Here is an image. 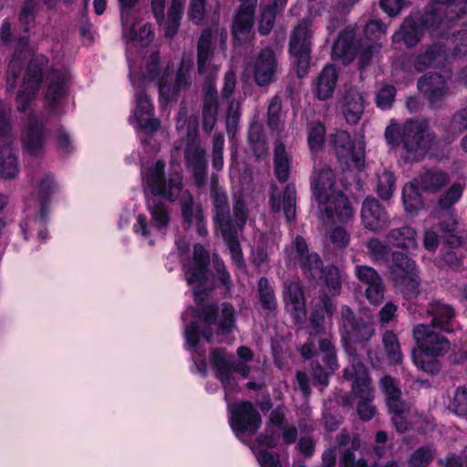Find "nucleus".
<instances>
[{"instance_id": "nucleus-1", "label": "nucleus", "mask_w": 467, "mask_h": 467, "mask_svg": "<svg viewBox=\"0 0 467 467\" xmlns=\"http://www.w3.org/2000/svg\"><path fill=\"white\" fill-rule=\"evenodd\" d=\"M210 264L209 252L200 244L193 247L192 259L184 263L183 271L190 285L194 286V299L198 306V312L192 307L182 314V319L188 316L192 317L189 325L185 326V338L189 348L194 349L201 336L208 342L213 338V327H217L218 335L227 334L234 326V309L231 304L222 305V318L216 324L217 307L215 304H202V295L213 286L208 279L207 267Z\"/></svg>"}, {"instance_id": "nucleus-2", "label": "nucleus", "mask_w": 467, "mask_h": 467, "mask_svg": "<svg viewBox=\"0 0 467 467\" xmlns=\"http://www.w3.org/2000/svg\"><path fill=\"white\" fill-rule=\"evenodd\" d=\"M467 0H431L425 14L420 17H407L400 28L392 36L394 44L403 42L408 47L415 46L428 29L433 37L442 36L452 27L455 20L466 13Z\"/></svg>"}, {"instance_id": "nucleus-3", "label": "nucleus", "mask_w": 467, "mask_h": 467, "mask_svg": "<svg viewBox=\"0 0 467 467\" xmlns=\"http://www.w3.org/2000/svg\"><path fill=\"white\" fill-rule=\"evenodd\" d=\"M47 58L43 55H34L29 61L16 97L18 111L25 112L30 108L46 73L45 99L47 105L54 114L62 112L61 105L67 96L70 76L67 71H47Z\"/></svg>"}, {"instance_id": "nucleus-4", "label": "nucleus", "mask_w": 467, "mask_h": 467, "mask_svg": "<svg viewBox=\"0 0 467 467\" xmlns=\"http://www.w3.org/2000/svg\"><path fill=\"white\" fill-rule=\"evenodd\" d=\"M165 163L158 161L143 174L146 194L159 195L170 202H174L181 197L182 214L185 222L192 223L203 217L202 206L193 202L192 194L188 191H182V176L179 172L169 174L165 177Z\"/></svg>"}, {"instance_id": "nucleus-5", "label": "nucleus", "mask_w": 467, "mask_h": 467, "mask_svg": "<svg viewBox=\"0 0 467 467\" xmlns=\"http://www.w3.org/2000/svg\"><path fill=\"white\" fill-rule=\"evenodd\" d=\"M384 135L391 149L401 147L400 156L406 162L420 161L436 140L426 119H409L402 126L391 120Z\"/></svg>"}, {"instance_id": "nucleus-6", "label": "nucleus", "mask_w": 467, "mask_h": 467, "mask_svg": "<svg viewBox=\"0 0 467 467\" xmlns=\"http://www.w3.org/2000/svg\"><path fill=\"white\" fill-rule=\"evenodd\" d=\"M227 30L215 25L213 27L204 29L198 41L197 46V65L200 75L207 76L208 80L204 86V98L202 115L217 117L218 114V93L214 82L210 79L216 75L218 68L209 62L213 54V43L219 41L220 47L224 53L226 50Z\"/></svg>"}, {"instance_id": "nucleus-7", "label": "nucleus", "mask_w": 467, "mask_h": 467, "mask_svg": "<svg viewBox=\"0 0 467 467\" xmlns=\"http://www.w3.org/2000/svg\"><path fill=\"white\" fill-rule=\"evenodd\" d=\"M285 254L288 264L298 265L306 277L313 280L324 279L332 295L339 293L342 280L340 271L335 266L323 269L320 256L317 253L308 252L307 244L302 236H296L285 248Z\"/></svg>"}, {"instance_id": "nucleus-8", "label": "nucleus", "mask_w": 467, "mask_h": 467, "mask_svg": "<svg viewBox=\"0 0 467 467\" xmlns=\"http://www.w3.org/2000/svg\"><path fill=\"white\" fill-rule=\"evenodd\" d=\"M412 335L417 345L411 354L413 363L420 370L437 374L441 368L438 358L444 357L451 349L450 340L426 324L415 326Z\"/></svg>"}, {"instance_id": "nucleus-9", "label": "nucleus", "mask_w": 467, "mask_h": 467, "mask_svg": "<svg viewBox=\"0 0 467 467\" xmlns=\"http://www.w3.org/2000/svg\"><path fill=\"white\" fill-rule=\"evenodd\" d=\"M313 194L323 206L326 216L332 221L346 223L352 218L353 210L342 192L335 188V174L329 168L312 177Z\"/></svg>"}, {"instance_id": "nucleus-10", "label": "nucleus", "mask_w": 467, "mask_h": 467, "mask_svg": "<svg viewBox=\"0 0 467 467\" xmlns=\"http://www.w3.org/2000/svg\"><path fill=\"white\" fill-rule=\"evenodd\" d=\"M159 52H153L146 62V73L139 76L133 67L130 65V78L135 89L136 109L134 119L138 126L149 133L155 132L160 128V120L152 118L153 107L150 99L145 93L149 81L154 80L159 75Z\"/></svg>"}, {"instance_id": "nucleus-11", "label": "nucleus", "mask_w": 467, "mask_h": 467, "mask_svg": "<svg viewBox=\"0 0 467 467\" xmlns=\"http://www.w3.org/2000/svg\"><path fill=\"white\" fill-rule=\"evenodd\" d=\"M323 11H325L323 6L311 5L309 7L310 18L301 20L291 33L289 51L296 59L297 76L300 78L307 74L311 59L314 35L312 18L322 16Z\"/></svg>"}, {"instance_id": "nucleus-12", "label": "nucleus", "mask_w": 467, "mask_h": 467, "mask_svg": "<svg viewBox=\"0 0 467 467\" xmlns=\"http://www.w3.org/2000/svg\"><path fill=\"white\" fill-rule=\"evenodd\" d=\"M343 377L346 380L353 381L351 394L358 400L357 411L360 419L371 420L376 414V407L372 404L374 389L365 366L354 358L351 365L344 369Z\"/></svg>"}, {"instance_id": "nucleus-13", "label": "nucleus", "mask_w": 467, "mask_h": 467, "mask_svg": "<svg viewBox=\"0 0 467 467\" xmlns=\"http://www.w3.org/2000/svg\"><path fill=\"white\" fill-rule=\"evenodd\" d=\"M380 46L371 44L361 49L358 41L355 40V31L353 28H347L340 33L332 47V57L342 60L348 64L351 62L360 51L359 63L362 67H366L372 56L379 52Z\"/></svg>"}, {"instance_id": "nucleus-14", "label": "nucleus", "mask_w": 467, "mask_h": 467, "mask_svg": "<svg viewBox=\"0 0 467 467\" xmlns=\"http://www.w3.org/2000/svg\"><path fill=\"white\" fill-rule=\"evenodd\" d=\"M329 144L333 147L334 152L338 161L348 168L361 170L364 167L365 145L362 141L357 144L351 140L348 132L337 130L329 137Z\"/></svg>"}, {"instance_id": "nucleus-15", "label": "nucleus", "mask_w": 467, "mask_h": 467, "mask_svg": "<svg viewBox=\"0 0 467 467\" xmlns=\"http://www.w3.org/2000/svg\"><path fill=\"white\" fill-rule=\"evenodd\" d=\"M390 274L395 283L407 295H416L420 287L419 270L415 261L401 252L392 254Z\"/></svg>"}, {"instance_id": "nucleus-16", "label": "nucleus", "mask_w": 467, "mask_h": 467, "mask_svg": "<svg viewBox=\"0 0 467 467\" xmlns=\"http://www.w3.org/2000/svg\"><path fill=\"white\" fill-rule=\"evenodd\" d=\"M193 62L191 57H183L181 61L180 68L177 72L174 82H171V76L165 70L158 82L160 102L165 106L170 100L176 99L179 92L185 89L191 84L190 72Z\"/></svg>"}, {"instance_id": "nucleus-17", "label": "nucleus", "mask_w": 467, "mask_h": 467, "mask_svg": "<svg viewBox=\"0 0 467 467\" xmlns=\"http://www.w3.org/2000/svg\"><path fill=\"white\" fill-rule=\"evenodd\" d=\"M210 362L215 370L216 377L225 389V396L234 388V384L232 383V374L234 372L239 373L244 378H247L250 373L247 365L235 361L234 357L227 356L226 351L222 348H216L211 352Z\"/></svg>"}, {"instance_id": "nucleus-18", "label": "nucleus", "mask_w": 467, "mask_h": 467, "mask_svg": "<svg viewBox=\"0 0 467 467\" xmlns=\"http://www.w3.org/2000/svg\"><path fill=\"white\" fill-rule=\"evenodd\" d=\"M230 413L231 427L238 438L244 433L254 434L262 424L260 413L254 404L249 401H242L232 405Z\"/></svg>"}, {"instance_id": "nucleus-19", "label": "nucleus", "mask_w": 467, "mask_h": 467, "mask_svg": "<svg viewBox=\"0 0 467 467\" xmlns=\"http://www.w3.org/2000/svg\"><path fill=\"white\" fill-rule=\"evenodd\" d=\"M380 388L386 396L389 410L393 414L392 420L397 431L404 432L408 429L405 413L409 407L400 400L401 391L396 380L390 376H384L380 379Z\"/></svg>"}, {"instance_id": "nucleus-20", "label": "nucleus", "mask_w": 467, "mask_h": 467, "mask_svg": "<svg viewBox=\"0 0 467 467\" xmlns=\"http://www.w3.org/2000/svg\"><path fill=\"white\" fill-rule=\"evenodd\" d=\"M339 332L342 340L367 341L374 335L371 323L357 320L353 311L347 306H342L340 312Z\"/></svg>"}, {"instance_id": "nucleus-21", "label": "nucleus", "mask_w": 467, "mask_h": 467, "mask_svg": "<svg viewBox=\"0 0 467 467\" xmlns=\"http://www.w3.org/2000/svg\"><path fill=\"white\" fill-rule=\"evenodd\" d=\"M153 197L147 198L148 210L151 216V226L148 225L147 217L140 214L137 217V223L134 224V231L140 234L144 237L150 235V228L153 227L158 231H163L167 228L170 222V215L166 205Z\"/></svg>"}, {"instance_id": "nucleus-22", "label": "nucleus", "mask_w": 467, "mask_h": 467, "mask_svg": "<svg viewBox=\"0 0 467 467\" xmlns=\"http://www.w3.org/2000/svg\"><path fill=\"white\" fill-rule=\"evenodd\" d=\"M418 88L431 108H439L449 94L445 78L440 74H426L418 81Z\"/></svg>"}, {"instance_id": "nucleus-23", "label": "nucleus", "mask_w": 467, "mask_h": 467, "mask_svg": "<svg viewBox=\"0 0 467 467\" xmlns=\"http://www.w3.org/2000/svg\"><path fill=\"white\" fill-rule=\"evenodd\" d=\"M277 60L270 47L262 49L253 63V74L255 83L260 86H267L275 79L277 72Z\"/></svg>"}, {"instance_id": "nucleus-24", "label": "nucleus", "mask_w": 467, "mask_h": 467, "mask_svg": "<svg viewBox=\"0 0 467 467\" xmlns=\"http://www.w3.org/2000/svg\"><path fill=\"white\" fill-rule=\"evenodd\" d=\"M284 302L295 323L303 324L306 317V301L299 281L285 283Z\"/></svg>"}, {"instance_id": "nucleus-25", "label": "nucleus", "mask_w": 467, "mask_h": 467, "mask_svg": "<svg viewBox=\"0 0 467 467\" xmlns=\"http://www.w3.org/2000/svg\"><path fill=\"white\" fill-rule=\"evenodd\" d=\"M46 140L44 123L35 113H30L26 128L22 134V142L25 150L30 155L39 154Z\"/></svg>"}, {"instance_id": "nucleus-26", "label": "nucleus", "mask_w": 467, "mask_h": 467, "mask_svg": "<svg viewBox=\"0 0 467 467\" xmlns=\"http://www.w3.org/2000/svg\"><path fill=\"white\" fill-rule=\"evenodd\" d=\"M205 150L198 142L191 141L186 145L184 159L187 169L192 173L195 183L202 186L207 179V161Z\"/></svg>"}, {"instance_id": "nucleus-27", "label": "nucleus", "mask_w": 467, "mask_h": 467, "mask_svg": "<svg viewBox=\"0 0 467 467\" xmlns=\"http://www.w3.org/2000/svg\"><path fill=\"white\" fill-rule=\"evenodd\" d=\"M258 0H241L233 21L232 32L234 39L244 41L248 38L254 22V9Z\"/></svg>"}, {"instance_id": "nucleus-28", "label": "nucleus", "mask_w": 467, "mask_h": 467, "mask_svg": "<svg viewBox=\"0 0 467 467\" xmlns=\"http://www.w3.org/2000/svg\"><path fill=\"white\" fill-rule=\"evenodd\" d=\"M427 314L431 317V327L439 328L446 333L455 331V310L442 300H433L427 306Z\"/></svg>"}, {"instance_id": "nucleus-29", "label": "nucleus", "mask_w": 467, "mask_h": 467, "mask_svg": "<svg viewBox=\"0 0 467 467\" xmlns=\"http://www.w3.org/2000/svg\"><path fill=\"white\" fill-rule=\"evenodd\" d=\"M361 220L365 228L378 232L389 224V217L385 209L373 198H367L361 208Z\"/></svg>"}, {"instance_id": "nucleus-30", "label": "nucleus", "mask_w": 467, "mask_h": 467, "mask_svg": "<svg viewBox=\"0 0 467 467\" xmlns=\"http://www.w3.org/2000/svg\"><path fill=\"white\" fill-rule=\"evenodd\" d=\"M53 178L49 175H46L39 183L37 196H32L26 202V212L27 216H32L36 222L37 220H44L47 202L53 191Z\"/></svg>"}, {"instance_id": "nucleus-31", "label": "nucleus", "mask_w": 467, "mask_h": 467, "mask_svg": "<svg viewBox=\"0 0 467 467\" xmlns=\"http://www.w3.org/2000/svg\"><path fill=\"white\" fill-rule=\"evenodd\" d=\"M358 279L367 285L366 296L373 305L379 304L383 299V284L378 272L370 266L358 265L356 267Z\"/></svg>"}, {"instance_id": "nucleus-32", "label": "nucleus", "mask_w": 467, "mask_h": 467, "mask_svg": "<svg viewBox=\"0 0 467 467\" xmlns=\"http://www.w3.org/2000/svg\"><path fill=\"white\" fill-rule=\"evenodd\" d=\"M270 204L273 212L278 213L283 210L287 222H291L296 217V191L294 184L285 186L283 198L276 192L275 186L271 188Z\"/></svg>"}, {"instance_id": "nucleus-33", "label": "nucleus", "mask_w": 467, "mask_h": 467, "mask_svg": "<svg viewBox=\"0 0 467 467\" xmlns=\"http://www.w3.org/2000/svg\"><path fill=\"white\" fill-rule=\"evenodd\" d=\"M31 51L28 46V37H20L16 45L15 52L9 63L6 73L7 89L11 90L15 88L18 75L21 70L22 62L26 59Z\"/></svg>"}, {"instance_id": "nucleus-34", "label": "nucleus", "mask_w": 467, "mask_h": 467, "mask_svg": "<svg viewBox=\"0 0 467 467\" xmlns=\"http://www.w3.org/2000/svg\"><path fill=\"white\" fill-rule=\"evenodd\" d=\"M449 181L448 173L437 169L426 170L415 178V182L420 191L429 194L439 192Z\"/></svg>"}, {"instance_id": "nucleus-35", "label": "nucleus", "mask_w": 467, "mask_h": 467, "mask_svg": "<svg viewBox=\"0 0 467 467\" xmlns=\"http://www.w3.org/2000/svg\"><path fill=\"white\" fill-rule=\"evenodd\" d=\"M121 21L123 27V36L130 41H139L141 44H148L153 39L154 34L152 26L150 24L143 25L139 32L133 23V15L130 9L121 11Z\"/></svg>"}, {"instance_id": "nucleus-36", "label": "nucleus", "mask_w": 467, "mask_h": 467, "mask_svg": "<svg viewBox=\"0 0 467 467\" xmlns=\"http://www.w3.org/2000/svg\"><path fill=\"white\" fill-rule=\"evenodd\" d=\"M440 42L429 47L423 54L419 55L415 61V68L421 72L430 67H440L449 58L447 50Z\"/></svg>"}, {"instance_id": "nucleus-37", "label": "nucleus", "mask_w": 467, "mask_h": 467, "mask_svg": "<svg viewBox=\"0 0 467 467\" xmlns=\"http://www.w3.org/2000/svg\"><path fill=\"white\" fill-rule=\"evenodd\" d=\"M364 111L362 94L355 88L349 89L343 101V114L350 124H356Z\"/></svg>"}, {"instance_id": "nucleus-38", "label": "nucleus", "mask_w": 467, "mask_h": 467, "mask_svg": "<svg viewBox=\"0 0 467 467\" xmlns=\"http://www.w3.org/2000/svg\"><path fill=\"white\" fill-rule=\"evenodd\" d=\"M215 221L221 231H227L233 225L232 217L227 202V195L223 191L213 190L212 192Z\"/></svg>"}, {"instance_id": "nucleus-39", "label": "nucleus", "mask_w": 467, "mask_h": 467, "mask_svg": "<svg viewBox=\"0 0 467 467\" xmlns=\"http://www.w3.org/2000/svg\"><path fill=\"white\" fill-rule=\"evenodd\" d=\"M387 239L392 245L406 250H416L419 246L417 232L410 226L391 229L387 235Z\"/></svg>"}, {"instance_id": "nucleus-40", "label": "nucleus", "mask_w": 467, "mask_h": 467, "mask_svg": "<svg viewBox=\"0 0 467 467\" xmlns=\"http://www.w3.org/2000/svg\"><path fill=\"white\" fill-rule=\"evenodd\" d=\"M337 80V73L336 67L332 65H327L319 74L315 92L319 99H327L330 98L335 90Z\"/></svg>"}, {"instance_id": "nucleus-41", "label": "nucleus", "mask_w": 467, "mask_h": 467, "mask_svg": "<svg viewBox=\"0 0 467 467\" xmlns=\"http://www.w3.org/2000/svg\"><path fill=\"white\" fill-rule=\"evenodd\" d=\"M335 311L332 300L327 296H323L319 303L315 306L310 317V325L315 334L324 332L325 315L331 317Z\"/></svg>"}, {"instance_id": "nucleus-42", "label": "nucleus", "mask_w": 467, "mask_h": 467, "mask_svg": "<svg viewBox=\"0 0 467 467\" xmlns=\"http://www.w3.org/2000/svg\"><path fill=\"white\" fill-rule=\"evenodd\" d=\"M420 190L415 179L403 186L402 200L407 213H416L423 207V200Z\"/></svg>"}, {"instance_id": "nucleus-43", "label": "nucleus", "mask_w": 467, "mask_h": 467, "mask_svg": "<svg viewBox=\"0 0 467 467\" xmlns=\"http://www.w3.org/2000/svg\"><path fill=\"white\" fill-rule=\"evenodd\" d=\"M447 409L456 416L467 420V388L457 387L448 396Z\"/></svg>"}, {"instance_id": "nucleus-44", "label": "nucleus", "mask_w": 467, "mask_h": 467, "mask_svg": "<svg viewBox=\"0 0 467 467\" xmlns=\"http://www.w3.org/2000/svg\"><path fill=\"white\" fill-rule=\"evenodd\" d=\"M275 173L277 180L285 182L290 173V160L283 142L278 141L275 147Z\"/></svg>"}, {"instance_id": "nucleus-45", "label": "nucleus", "mask_w": 467, "mask_h": 467, "mask_svg": "<svg viewBox=\"0 0 467 467\" xmlns=\"http://www.w3.org/2000/svg\"><path fill=\"white\" fill-rule=\"evenodd\" d=\"M385 353L390 364L400 365L403 361V355L396 334L392 331H386L382 337Z\"/></svg>"}, {"instance_id": "nucleus-46", "label": "nucleus", "mask_w": 467, "mask_h": 467, "mask_svg": "<svg viewBox=\"0 0 467 467\" xmlns=\"http://www.w3.org/2000/svg\"><path fill=\"white\" fill-rule=\"evenodd\" d=\"M19 171L16 155L10 146L0 149V175L14 178Z\"/></svg>"}, {"instance_id": "nucleus-47", "label": "nucleus", "mask_w": 467, "mask_h": 467, "mask_svg": "<svg viewBox=\"0 0 467 467\" xmlns=\"http://www.w3.org/2000/svg\"><path fill=\"white\" fill-rule=\"evenodd\" d=\"M326 128L320 121L308 124L307 143L311 152H317L322 150L325 142Z\"/></svg>"}, {"instance_id": "nucleus-48", "label": "nucleus", "mask_w": 467, "mask_h": 467, "mask_svg": "<svg viewBox=\"0 0 467 467\" xmlns=\"http://www.w3.org/2000/svg\"><path fill=\"white\" fill-rule=\"evenodd\" d=\"M184 0H172L168 13L165 36L172 37L180 26Z\"/></svg>"}, {"instance_id": "nucleus-49", "label": "nucleus", "mask_w": 467, "mask_h": 467, "mask_svg": "<svg viewBox=\"0 0 467 467\" xmlns=\"http://www.w3.org/2000/svg\"><path fill=\"white\" fill-rule=\"evenodd\" d=\"M258 295L264 309L273 311L276 308L277 303L274 289L265 277H261L258 282Z\"/></svg>"}, {"instance_id": "nucleus-50", "label": "nucleus", "mask_w": 467, "mask_h": 467, "mask_svg": "<svg viewBox=\"0 0 467 467\" xmlns=\"http://www.w3.org/2000/svg\"><path fill=\"white\" fill-rule=\"evenodd\" d=\"M177 130L182 136L186 135L188 140H193L198 131V120L195 117L188 118L183 111H180L176 124Z\"/></svg>"}, {"instance_id": "nucleus-51", "label": "nucleus", "mask_w": 467, "mask_h": 467, "mask_svg": "<svg viewBox=\"0 0 467 467\" xmlns=\"http://www.w3.org/2000/svg\"><path fill=\"white\" fill-rule=\"evenodd\" d=\"M464 186L460 182L453 183L439 199V207L442 210L451 211V207L454 205L462 197Z\"/></svg>"}, {"instance_id": "nucleus-52", "label": "nucleus", "mask_w": 467, "mask_h": 467, "mask_svg": "<svg viewBox=\"0 0 467 467\" xmlns=\"http://www.w3.org/2000/svg\"><path fill=\"white\" fill-rule=\"evenodd\" d=\"M395 181L394 174L389 171H384L379 176L377 192L381 199L388 200L392 196Z\"/></svg>"}, {"instance_id": "nucleus-53", "label": "nucleus", "mask_w": 467, "mask_h": 467, "mask_svg": "<svg viewBox=\"0 0 467 467\" xmlns=\"http://www.w3.org/2000/svg\"><path fill=\"white\" fill-rule=\"evenodd\" d=\"M240 107L241 103L236 99H232L229 102L227 116H226V131L229 137H234L237 131L240 120Z\"/></svg>"}, {"instance_id": "nucleus-54", "label": "nucleus", "mask_w": 467, "mask_h": 467, "mask_svg": "<svg viewBox=\"0 0 467 467\" xmlns=\"http://www.w3.org/2000/svg\"><path fill=\"white\" fill-rule=\"evenodd\" d=\"M231 229L232 228H230L227 231H221L222 235L228 244L233 262L238 267H242L244 265V259L242 255L241 246L237 240V234L231 233Z\"/></svg>"}, {"instance_id": "nucleus-55", "label": "nucleus", "mask_w": 467, "mask_h": 467, "mask_svg": "<svg viewBox=\"0 0 467 467\" xmlns=\"http://www.w3.org/2000/svg\"><path fill=\"white\" fill-rule=\"evenodd\" d=\"M224 137L222 133H215L213 138L212 164L214 170L220 171L223 170V161Z\"/></svg>"}, {"instance_id": "nucleus-56", "label": "nucleus", "mask_w": 467, "mask_h": 467, "mask_svg": "<svg viewBox=\"0 0 467 467\" xmlns=\"http://www.w3.org/2000/svg\"><path fill=\"white\" fill-rule=\"evenodd\" d=\"M369 254L375 262H386L389 255L390 249L379 238H371L367 243Z\"/></svg>"}, {"instance_id": "nucleus-57", "label": "nucleus", "mask_w": 467, "mask_h": 467, "mask_svg": "<svg viewBox=\"0 0 467 467\" xmlns=\"http://www.w3.org/2000/svg\"><path fill=\"white\" fill-rule=\"evenodd\" d=\"M277 8L282 9L283 7H281L279 5H275V2L273 1V5H268L264 9L258 26V31L261 35H267L272 30L275 24Z\"/></svg>"}, {"instance_id": "nucleus-58", "label": "nucleus", "mask_w": 467, "mask_h": 467, "mask_svg": "<svg viewBox=\"0 0 467 467\" xmlns=\"http://www.w3.org/2000/svg\"><path fill=\"white\" fill-rule=\"evenodd\" d=\"M248 212L242 199H237L234 206V218L231 233L238 234L246 223Z\"/></svg>"}, {"instance_id": "nucleus-59", "label": "nucleus", "mask_w": 467, "mask_h": 467, "mask_svg": "<svg viewBox=\"0 0 467 467\" xmlns=\"http://www.w3.org/2000/svg\"><path fill=\"white\" fill-rule=\"evenodd\" d=\"M37 3L38 0H26L19 14V22L26 32H28L29 24L36 18Z\"/></svg>"}, {"instance_id": "nucleus-60", "label": "nucleus", "mask_w": 467, "mask_h": 467, "mask_svg": "<svg viewBox=\"0 0 467 467\" xmlns=\"http://www.w3.org/2000/svg\"><path fill=\"white\" fill-rule=\"evenodd\" d=\"M434 451L431 447L418 449L409 460V467H422L428 465L433 459Z\"/></svg>"}, {"instance_id": "nucleus-61", "label": "nucleus", "mask_w": 467, "mask_h": 467, "mask_svg": "<svg viewBox=\"0 0 467 467\" xmlns=\"http://www.w3.org/2000/svg\"><path fill=\"white\" fill-rule=\"evenodd\" d=\"M320 351L325 354L324 362L326 365L334 371L337 368L338 364L337 360L335 347L330 339L323 338L319 341Z\"/></svg>"}, {"instance_id": "nucleus-62", "label": "nucleus", "mask_w": 467, "mask_h": 467, "mask_svg": "<svg viewBox=\"0 0 467 467\" xmlns=\"http://www.w3.org/2000/svg\"><path fill=\"white\" fill-rule=\"evenodd\" d=\"M396 96V88L391 85L383 86L377 94L376 101L379 108L389 109L392 106Z\"/></svg>"}, {"instance_id": "nucleus-63", "label": "nucleus", "mask_w": 467, "mask_h": 467, "mask_svg": "<svg viewBox=\"0 0 467 467\" xmlns=\"http://www.w3.org/2000/svg\"><path fill=\"white\" fill-rule=\"evenodd\" d=\"M213 268L216 273L217 280L229 291L232 287L230 274L226 271L224 263L216 255L213 258Z\"/></svg>"}, {"instance_id": "nucleus-64", "label": "nucleus", "mask_w": 467, "mask_h": 467, "mask_svg": "<svg viewBox=\"0 0 467 467\" xmlns=\"http://www.w3.org/2000/svg\"><path fill=\"white\" fill-rule=\"evenodd\" d=\"M236 87V76L233 70H229L225 73L223 78V86L222 88L221 96L222 99L228 103L234 99L233 98Z\"/></svg>"}]
</instances>
